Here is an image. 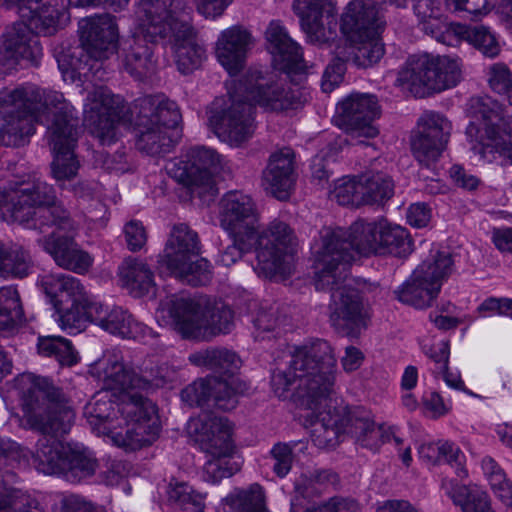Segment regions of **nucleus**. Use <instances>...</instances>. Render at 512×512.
Instances as JSON below:
<instances>
[{"label":"nucleus","instance_id":"1","mask_svg":"<svg viewBox=\"0 0 512 512\" xmlns=\"http://www.w3.org/2000/svg\"><path fill=\"white\" fill-rule=\"evenodd\" d=\"M335 366L332 346L315 339L295 348L289 367L275 370L271 376V387L278 398H288L294 389L293 401L303 410L304 426L317 447L335 444L341 427V415L331 411Z\"/></svg>","mask_w":512,"mask_h":512},{"label":"nucleus","instance_id":"2","mask_svg":"<svg viewBox=\"0 0 512 512\" xmlns=\"http://www.w3.org/2000/svg\"><path fill=\"white\" fill-rule=\"evenodd\" d=\"M15 389L20 399L21 427L41 435L33 451L25 448L32 465L45 475H59L66 446L58 438L71 430L74 410L62 389L46 377L22 373L15 379ZM21 462H28V456Z\"/></svg>","mask_w":512,"mask_h":512},{"label":"nucleus","instance_id":"3","mask_svg":"<svg viewBox=\"0 0 512 512\" xmlns=\"http://www.w3.org/2000/svg\"><path fill=\"white\" fill-rule=\"evenodd\" d=\"M96 379L104 389L93 395L83 412L92 430L107 435L125 451L152 445L161 429L156 405L130 389L108 387L102 379Z\"/></svg>","mask_w":512,"mask_h":512},{"label":"nucleus","instance_id":"4","mask_svg":"<svg viewBox=\"0 0 512 512\" xmlns=\"http://www.w3.org/2000/svg\"><path fill=\"white\" fill-rule=\"evenodd\" d=\"M412 251V240L407 230L386 221H357L349 230L324 228L320 232L317 250L319 269L318 287H323L335 279H343L355 254H391L405 257Z\"/></svg>","mask_w":512,"mask_h":512},{"label":"nucleus","instance_id":"5","mask_svg":"<svg viewBox=\"0 0 512 512\" xmlns=\"http://www.w3.org/2000/svg\"><path fill=\"white\" fill-rule=\"evenodd\" d=\"M266 48L278 70L263 73L249 69L240 79L225 81L227 96H305L306 65L301 47L279 21H271L265 31Z\"/></svg>","mask_w":512,"mask_h":512},{"label":"nucleus","instance_id":"6","mask_svg":"<svg viewBox=\"0 0 512 512\" xmlns=\"http://www.w3.org/2000/svg\"><path fill=\"white\" fill-rule=\"evenodd\" d=\"M84 123L102 145L115 143L122 135V128L133 127L140 152L159 156L169 153L173 147L168 131L134 114L123 98H87Z\"/></svg>","mask_w":512,"mask_h":512},{"label":"nucleus","instance_id":"7","mask_svg":"<svg viewBox=\"0 0 512 512\" xmlns=\"http://www.w3.org/2000/svg\"><path fill=\"white\" fill-rule=\"evenodd\" d=\"M66 98H0V142L7 146H21L35 132L36 122L46 125L60 118L70 109Z\"/></svg>","mask_w":512,"mask_h":512},{"label":"nucleus","instance_id":"8","mask_svg":"<svg viewBox=\"0 0 512 512\" xmlns=\"http://www.w3.org/2000/svg\"><path fill=\"white\" fill-rule=\"evenodd\" d=\"M161 313L169 315L174 330L185 339L206 340L233 327V312L222 301L172 296L162 304Z\"/></svg>","mask_w":512,"mask_h":512},{"label":"nucleus","instance_id":"9","mask_svg":"<svg viewBox=\"0 0 512 512\" xmlns=\"http://www.w3.org/2000/svg\"><path fill=\"white\" fill-rule=\"evenodd\" d=\"M460 81L461 68L456 59L422 53L408 57L395 85L404 94L430 96L454 88Z\"/></svg>","mask_w":512,"mask_h":512},{"label":"nucleus","instance_id":"10","mask_svg":"<svg viewBox=\"0 0 512 512\" xmlns=\"http://www.w3.org/2000/svg\"><path fill=\"white\" fill-rule=\"evenodd\" d=\"M188 431L208 457L203 467L205 481L217 483L234 474L227 461L233 452V425L227 418L203 413L189 420Z\"/></svg>","mask_w":512,"mask_h":512},{"label":"nucleus","instance_id":"11","mask_svg":"<svg viewBox=\"0 0 512 512\" xmlns=\"http://www.w3.org/2000/svg\"><path fill=\"white\" fill-rule=\"evenodd\" d=\"M89 374L93 378L102 379L108 387L130 389L132 393L140 395L154 387H168L178 381L177 370L167 364L158 366L149 375L139 374L125 360L123 352L119 349L105 351L99 359L90 365Z\"/></svg>","mask_w":512,"mask_h":512},{"label":"nucleus","instance_id":"12","mask_svg":"<svg viewBox=\"0 0 512 512\" xmlns=\"http://www.w3.org/2000/svg\"><path fill=\"white\" fill-rule=\"evenodd\" d=\"M474 117L482 123L471 122L466 135L472 143V150L484 162L491 163L503 158L502 164L512 165V143L510 135L500 128L501 107L496 98H471Z\"/></svg>","mask_w":512,"mask_h":512},{"label":"nucleus","instance_id":"13","mask_svg":"<svg viewBox=\"0 0 512 512\" xmlns=\"http://www.w3.org/2000/svg\"><path fill=\"white\" fill-rule=\"evenodd\" d=\"M14 193L17 194L19 208L27 212L21 224L41 233L52 227L65 231L76 229L68 211L57 203L55 189L47 182L35 179L14 189Z\"/></svg>","mask_w":512,"mask_h":512},{"label":"nucleus","instance_id":"14","mask_svg":"<svg viewBox=\"0 0 512 512\" xmlns=\"http://www.w3.org/2000/svg\"><path fill=\"white\" fill-rule=\"evenodd\" d=\"M199 253L196 232L186 224H178L173 226L158 262L176 277L192 285H203L210 279V270L208 261Z\"/></svg>","mask_w":512,"mask_h":512},{"label":"nucleus","instance_id":"15","mask_svg":"<svg viewBox=\"0 0 512 512\" xmlns=\"http://www.w3.org/2000/svg\"><path fill=\"white\" fill-rule=\"evenodd\" d=\"M257 265L255 272L262 277L290 273L293 254L297 247L294 230L286 222L274 219L255 236Z\"/></svg>","mask_w":512,"mask_h":512},{"label":"nucleus","instance_id":"16","mask_svg":"<svg viewBox=\"0 0 512 512\" xmlns=\"http://www.w3.org/2000/svg\"><path fill=\"white\" fill-rule=\"evenodd\" d=\"M251 98H215L208 106L207 123L223 142L238 147L256 130L255 108Z\"/></svg>","mask_w":512,"mask_h":512},{"label":"nucleus","instance_id":"17","mask_svg":"<svg viewBox=\"0 0 512 512\" xmlns=\"http://www.w3.org/2000/svg\"><path fill=\"white\" fill-rule=\"evenodd\" d=\"M452 271L451 254L437 251L417 266L411 276L394 291L396 298L417 309L428 308L437 298L443 282Z\"/></svg>","mask_w":512,"mask_h":512},{"label":"nucleus","instance_id":"18","mask_svg":"<svg viewBox=\"0 0 512 512\" xmlns=\"http://www.w3.org/2000/svg\"><path fill=\"white\" fill-rule=\"evenodd\" d=\"M319 243L313 247L315 257V287L317 290L331 292L330 321L332 326L348 337H358L367 327V311L364 307L359 291L347 284L348 271L343 279H335L331 283L318 287L319 269L317 267V250ZM349 270V267L347 268Z\"/></svg>","mask_w":512,"mask_h":512},{"label":"nucleus","instance_id":"19","mask_svg":"<svg viewBox=\"0 0 512 512\" xmlns=\"http://www.w3.org/2000/svg\"><path fill=\"white\" fill-rule=\"evenodd\" d=\"M80 133L79 117L73 105L60 118L49 124L47 139L54 153L51 164L53 178L61 185L76 177L80 164L74 148Z\"/></svg>","mask_w":512,"mask_h":512},{"label":"nucleus","instance_id":"20","mask_svg":"<svg viewBox=\"0 0 512 512\" xmlns=\"http://www.w3.org/2000/svg\"><path fill=\"white\" fill-rule=\"evenodd\" d=\"M186 160L181 161L179 180L188 187L193 196L204 201H211L218 189L214 174L224 169V158L214 149L197 146L190 148Z\"/></svg>","mask_w":512,"mask_h":512},{"label":"nucleus","instance_id":"21","mask_svg":"<svg viewBox=\"0 0 512 512\" xmlns=\"http://www.w3.org/2000/svg\"><path fill=\"white\" fill-rule=\"evenodd\" d=\"M451 123L441 114L428 111L417 121V130L411 136V152L418 163L430 168L447 147Z\"/></svg>","mask_w":512,"mask_h":512},{"label":"nucleus","instance_id":"22","mask_svg":"<svg viewBox=\"0 0 512 512\" xmlns=\"http://www.w3.org/2000/svg\"><path fill=\"white\" fill-rule=\"evenodd\" d=\"M243 393L239 379L220 380L217 376L199 378L181 391V399L190 407H216L230 411L238 404Z\"/></svg>","mask_w":512,"mask_h":512},{"label":"nucleus","instance_id":"23","mask_svg":"<svg viewBox=\"0 0 512 512\" xmlns=\"http://www.w3.org/2000/svg\"><path fill=\"white\" fill-rule=\"evenodd\" d=\"M335 410L341 415L340 431L338 432L336 443L324 448L335 447L343 433H349L358 445L374 452L378 451L384 443L389 442L392 438L398 445L402 442L401 439L396 437L394 426L387 425L386 423L377 424L369 414H351L345 407L335 406L331 402L333 414Z\"/></svg>","mask_w":512,"mask_h":512},{"label":"nucleus","instance_id":"24","mask_svg":"<svg viewBox=\"0 0 512 512\" xmlns=\"http://www.w3.org/2000/svg\"><path fill=\"white\" fill-rule=\"evenodd\" d=\"M80 46L85 58L97 66L112 56L118 46V26L109 14L96 15L79 22Z\"/></svg>","mask_w":512,"mask_h":512},{"label":"nucleus","instance_id":"25","mask_svg":"<svg viewBox=\"0 0 512 512\" xmlns=\"http://www.w3.org/2000/svg\"><path fill=\"white\" fill-rule=\"evenodd\" d=\"M260 216L253 199L241 191L227 192L219 202L220 226L229 234L237 235L239 242L255 237Z\"/></svg>","mask_w":512,"mask_h":512},{"label":"nucleus","instance_id":"26","mask_svg":"<svg viewBox=\"0 0 512 512\" xmlns=\"http://www.w3.org/2000/svg\"><path fill=\"white\" fill-rule=\"evenodd\" d=\"M36 29L25 19L15 22L6 29L0 46V60L6 68H13L21 62L38 66L43 50Z\"/></svg>","mask_w":512,"mask_h":512},{"label":"nucleus","instance_id":"27","mask_svg":"<svg viewBox=\"0 0 512 512\" xmlns=\"http://www.w3.org/2000/svg\"><path fill=\"white\" fill-rule=\"evenodd\" d=\"M144 16L140 27L152 41L166 38L183 20L190 22L192 8L186 0H141Z\"/></svg>","mask_w":512,"mask_h":512},{"label":"nucleus","instance_id":"28","mask_svg":"<svg viewBox=\"0 0 512 512\" xmlns=\"http://www.w3.org/2000/svg\"><path fill=\"white\" fill-rule=\"evenodd\" d=\"M372 0L351 1L341 17L340 28L349 41L380 37L386 26L382 9Z\"/></svg>","mask_w":512,"mask_h":512},{"label":"nucleus","instance_id":"29","mask_svg":"<svg viewBox=\"0 0 512 512\" xmlns=\"http://www.w3.org/2000/svg\"><path fill=\"white\" fill-rule=\"evenodd\" d=\"M379 116L380 108L375 98H344L336 105L333 122L351 133L352 139L374 138L379 131L372 121Z\"/></svg>","mask_w":512,"mask_h":512},{"label":"nucleus","instance_id":"30","mask_svg":"<svg viewBox=\"0 0 512 512\" xmlns=\"http://www.w3.org/2000/svg\"><path fill=\"white\" fill-rule=\"evenodd\" d=\"M17 7L21 19L28 21L36 33L53 35L69 20L71 0H4Z\"/></svg>","mask_w":512,"mask_h":512},{"label":"nucleus","instance_id":"31","mask_svg":"<svg viewBox=\"0 0 512 512\" xmlns=\"http://www.w3.org/2000/svg\"><path fill=\"white\" fill-rule=\"evenodd\" d=\"M70 232L52 227L47 230L46 235L37 239V243L59 267L77 274H85L92 266L93 258L72 236L66 235Z\"/></svg>","mask_w":512,"mask_h":512},{"label":"nucleus","instance_id":"32","mask_svg":"<svg viewBox=\"0 0 512 512\" xmlns=\"http://www.w3.org/2000/svg\"><path fill=\"white\" fill-rule=\"evenodd\" d=\"M328 0H295L294 10L300 18L303 31L313 43H327L336 37L337 21L334 16L324 11Z\"/></svg>","mask_w":512,"mask_h":512},{"label":"nucleus","instance_id":"33","mask_svg":"<svg viewBox=\"0 0 512 512\" xmlns=\"http://www.w3.org/2000/svg\"><path fill=\"white\" fill-rule=\"evenodd\" d=\"M252 44L250 32L240 26L230 27L221 33L217 41L216 55L229 73V80L235 79L234 76L243 69L247 51Z\"/></svg>","mask_w":512,"mask_h":512},{"label":"nucleus","instance_id":"34","mask_svg":"<svg viewBox=\"0 0 512 512\" xmlns=\"http://www.w3.org/2000/svg\"><path fill=\"white\" fill-rule=\"evenodd\" d=\"M294 152L290 148H282L274 152L267 167L263 171V185L276 198L285 200L294 186Z\"/></svg>","mask_w":512,"mask_h":512},{"label":"nucleus","instance_id":"35","mask_svg":"<svg viewBox=\"0 0 512 512\" xmlns=\"http://www.w3.org/2000/svg\"><path fill=\"white\" fill-rule=\"evenodd\" d=\"M174 38L175 58L182 74H191L206 58V51L198 42L197 33L191 23L183 20L170 31Z\"/></svg>","mask_w":512,"mask_h":512},{"label":"nucleus","instance_id":"36","mask_svg":"<svg viewBox=\"0 0 512 512\" xmlns=\"http://www.w3.org/2000/svg\"><path fill=\"white\" fill-rule=\"evenodd\" d=\"M156 43L144 34L140 28L138 34L127 39L121 49V61L124 70L137 80H143L153 73L155 60L153 58V46Z\"/></svg>","mask_w":512,"mask_h":512},{"label":"nucleus","instance_id":"37","mask_svg":"<svg viewBox=\"0 0 512 512\" xmlns=\"http://www.w3.org/2000/svg\"><path fill=\"white\" fill-rule=\"evenodd\" d=\"M90 322L103 330L122 338L136 339L143 333L144 326L136 322L133 317L120 307H104L95 300V304L88 310Z\"/></svg>","mask_w":512,"mask_h":512},{"label":"nucleus","instance_id":"38","mask_svg":"<svg viewBox=\"0 0 512 512\" xmlns=\"http://www.w3.org/2000/svg\"><path fill=\"white\" fill-rule=\"evenodd\" d=\"M129 106L134 114L166 131L176 128L182 121L177 103L170 98H136Z\"/></svg>","mask_w":512,"mask_h":512},{"label":"nucleus","instance_id":"39","mask_svg":"<svg viewBox=\"0 0 512 512\" xmlns=\"http://www.w3.org/2000/svg\"><path fill=\"white\" fill-rule=\"evenodd\" d=\"M41 285L55 308L65 300H70L72 303H86L92 296L79 279L63 273L42 276Z\"/></svg>","mask_w":512,"mask_h":512},{"label":"nucleus","instance_id":"40","mask_svg":"<svg viewBox=\"0 0 512 512\" xmlns=\"http://www.w3.org/2000/svg\"><path fill=\"white\" fill-rule=\"evenodd\" d=\"M189 362L197 367H203L215 373L224 375L220 380L237 379L234 374L239 370L241 360L232 351L225 348H209L194 352L188 357Z\"/></svg>","mask_w":512,"mask_h":512},{"label":"nucleus","instance_id":"41","mask_svg":"<svg viewBox=\"0 0 512 512\" xmlns=\"http://www.w3.org/2000/svg\"><path fill=\"white\" fill-rule=\"evenodd\" d=\"M97 468V459L89 449L67 445L59 475L70 482H80L94 475Z\"/></svg>","mask_w":512,"mask_h":512},{"label":"nucleus","instance_id":"42","mask_svg":"<svg viewBox=\"0 0 512 512\" xmlns=\"http://www.w3.org/2000/svg\"><path fill=\"white\" fill-rule=\"evenodd\" d=\"M123 285L135 296H143L154 289V274L150 267L137 258H126L118 268Z\"/></svg>","mask_w":512,"mask_h":512},{"label":"nucleus","instance_id":"43","mask_svg":"<svg viewBox=\"0 0 512 512\" xmlns=\"http://www.w3.org/2000/svg\"><path fill=\"white\" fill-rule=\"evenodd\" d=\"M441 488L462 512H492L488 495L477 486L459 485L453 480L444 479Z\"/></svg>","mask_w":512,"mask_h":512},{"label":"nucleus","instance_id":"44","mask_svg":"<svg viewBox=\"0 0 512 512\" xmlns=\"http://www.w3.org/2000/svg\"><path fill=\"white\" fill-rule=\"evenodd\" d=\"M421 460L427 464H439L445 462L455 469L459 477L466 476L463 467L464 454L458 446L447 441H439L436 443H424L418 449Z\"/></svg>","mask_w":512,"mask_h":512},{"label":"nucleus","instance_id":"45","mask_svg":"<svg viewBox=\"0 0 512 512\" xmlns=\"http://www.w3.org/2000/svg\"><path fill=\"white\" fill-rule=\"evenodd\" d=\"M222 503L227 512H269L265 505V493L257 483L247 488H234Z\"/></svg>","mask_w":512,"mask_h":512},{"label":"nucleus","instance_id":"46","mask_svg":"<svg viewBox=\"0 0 512 512\" xmlns=\"http://www.w3.org/2000/svg\"><path fill=\"white\" fill-rule=\"evenodd\" d=\"M206 493L196 490L188 482L172 478L166 487L167 501L187 512H204Z\"/></svg>","mask_w":512,"mask_h":512},{"label":"nucleus","instance_id":"47","mask_svg":"<svg viewBox=\"0 0 512 512\" xmlns=\"http://www.w3.org/2000/svg\"><path fill=\"white\" fill-rule=\"evenodd\" d=\"M58 67L62 73L64 82L70 85H75L76 88L83 86L82 71L100 69V65L85 58L83 50L79 48H69L63 50L57 56Z\"/></svg>","mask_w":512,"mask_h":512},{"label":"nucleus","instance_id":"48","mask_svg":"<svg viewBox=\"0 0 512 512\" xmlns=\"http://www.w3.org/2000/svg\"><path fill=\"white\" fill-rule=\"evenodd\" d=\"M26 322L18 290L13 286L0 288V331H13Z\"/></svg>","mask_w":512,"mask_h":512},{"label":"nucleus","instance_id":"49","mask_svg":"<svg viewBox=\"0 0 512 512\" xmlns=\"http://www.w3.org/2000/svg\"><path fill=\"white\" fill-rule=\"evenodd\" d=\"M0 512H44L40 503L29 494L8 485L0 472Z\"/></svg>","mask_w":512,"mask_h":512},{"label":"nucleus","instance_id":"50","mask_svg":"<svg viewBox=\"0 0 512 512\" xmlns=\"http://www.w3.org/2000/svg\"><path fill=\"white\" fill-rule=\"evenodd\" d=\"M363 205L381 203L393 195V181L382 172H366L359 175Z\"/></svg>","mask_w":512,"mask_h":512},{"label":"nucleus","instance_id":"51","mask_svg":"<svg viewBox=\"0 0 512 512\" xmlns=\"http://www.w3.org/2000/svg\"><path fill=\"white\" fill-rule=\"evenodd\" d=\"M93 304H95V299L91 296L86 303H72L71 308L63 313L59 307L56 308L58 325L68 334L80 333L85 329L87 322L90 321L88 310Z\"/></svg>","mask_w":512,"mask_h":512},{"label":"nucleus","instance_id":"52","mask_svg":"<svg viewBox=\"0 0 512 512\" xmlns=\"http://www.w3.org/2000/svg\"><path fill=\"white\" fill-rule=\"evenodd\" d=\"M38 351L43 356L54 357L61 365L72 366L78 361L77 352L71 342L60 336L40 338Z\"/></svg>","mask_w":512,"mask_h":512},{"label":"nucleus","instance_id":"53","mask_svg":"<svg viewBox=\"0 0 512 512\" xmlns=\"http://www.w3.org/2000/svg\"><path fill=\"white\" fill-rule=\"evenodd\" d=\"M453 32L460 38L467 40L488 57H495L499 53L496 39L487 27L459 25Z\"/></svg>","mask_w":512,"mask_h":512},{"label":"nucleus","instance_id":"54","mask_svg":"<svg viewBox=\"0 0 512 512\" xmlns=\"http://www.w3.org/2000/svg\"><path fill=\"white\" fill-rule=\"evenodd\" d=\"M482 469L495 495L505 506L512 508V483L503 469L490 457L482 460Z\"/></svg>","mask_w":512,"mask_h":512},{"label":"nucleus","instance_id":"55","mask_svg":"<svg viewBox=\"0 0 512 512\" xmlns=\"http://www.w3.org/2000/svg\"><path fill=\"white\" fill-rule=\"evenodd\" d=\"M360 188L359 176L343 177L334 182L329 197L339 205L359 207L363 205Z\"/></svg>","mask_w":512,"mask_h":512},{"label":"nucleus","instance_id":"56","mask_svg":"<svg viewBox=\"0 0 512 512\" xmlns=\"http://www.w3.org/2000/svg\"><path fill=\"white\" fill-rule=\"evenodd\" d=\"M353 44H359L352 48V64L357 67L366 68L377 63L384 55V47L380 42V37H373L363 41H350Z\"/></svg>","mask_w":512,"mask_h":512},{"label":"nucleus","instance_id":"57","mask_svg":"<svg viewBox=\"0 0 512 512\" xmlns=\"http://www.w3.org/2000/svg\"><path fill=\"white\" fill-rule=\"evenodd\" d=\"M31 267L32 261L28 252L20 247H15L5 252L0 275L22 278L29 274Z\"/></svg>","mask_w":512,"mask_h":512},{"label":"nucleus","instance_id":"58","mask_svg":"<svg viewBox=\"0 0 512 512\" xmlns=\"http://www.w3.org/2000/svg\"><path fill=\"white\" fill-rule=\"evenodd\" d=\"M299 444L298 442H279L270 450V456L274 461L273 471L278 477L283 478L290 472L294 462V449Z\"/></svg>","mask_w":512,"mask_h":512},{"label":"nucleus","instance_id":"59","mask_svg":"<svg viewBox=\"0 0 512 512\" xmlns=\"http://www.w3.org/2000/svg\"><path fill=\"white\" fill-rule=\"evenodd\" d=\"M17 194L13 190L0 189V219L4 221L18 222L21 224L27 216L24 208H19Z\"/></svg>","mask_w":512,"mask_h":512},{"label":"nucleus","instance_id":"60","mask_svg":"<svg viewBox=\"0 0 512 512\" xmlns=\"http://www.w3.org/2000/svg\"><path fill=\"white\" fill-rule=\"evenodd\" d=\"M349 60V56L345 59L337 56L333 59L332 63L327 66L321 81L323 93H332L334 89L340 85L346 71V62Z\"/></svg>","mask_w":512,"mask_h":512},{"label":"nucleus","instance_id":"61","mask_svg":"<svg viewBox=\"0 0 512 512\" xmlns=\"http://www.w3.org/2000/svg\"><path fill=\"white\" fill-rule=\"evenodd\" d=\"M232 240H233V243L232 245H229L219 256V262L223 265V266H231L233 265L234 263H236V261H238L242 255L246 252H249L250 250H252V248L254 247L255 245V237H250L248 236V238L244 239V242H239L238 240V236L237 235H229Z\"/></svg>","mask_w":512,"mask_h":512},{"label":"nucleus","instance_id":"62","mask_svg":"<svg viewBox=\"0 0 512 512\" xmlns=\"http://www.w3.org/2000/svg\"><path fill=\"white\" fill-rule=\"evenodd\" d=\"M279 325L280 319L277 307L270 306L268 310L261 309L254 320L255 339L264 340L266 338L264 333L274 331Z\"/></svg>","mask_w":512,"mask_h":512},{"label":"nucleus","instance_id":"63","mask_svg":"<svg viewBox=\"0 0 512 512\" xmlns=\"http://www.w3.org/2000/svg\"><path fill=\"white\" fill-rule=\"evenodd\" d=\"M346 142V140H335V142H330L327 147V151L322 150L320 154L316 155L312 160V176L314 179L319 181L327 180L329 178V172L327 170L326 165L323 163L327 158H331L336 155L342 148V144Z\"/></svg>","mask_w":512,"mask_h":512},{"label":"nucleus","instance_id":"64","mask_svg":"<svg viewBox=\"0 0 512 512\" xmlns=\"http://www.w3.org/2000/svg\"><path fill=\"white\" fill-rule=\"evenodd\" d=\"M61 512H106L104 508L94 505L85 497L71 494L63 498Z\"/></svg>","mask_w":512,"mask_h":512}]
</instances>
